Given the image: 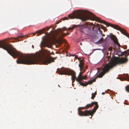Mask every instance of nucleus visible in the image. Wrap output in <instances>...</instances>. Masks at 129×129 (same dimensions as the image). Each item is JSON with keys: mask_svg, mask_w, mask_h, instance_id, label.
<instances>
[{"mask_svg": "<svg viewBox=\"0 0 129 129\" xmlns=\"http://www.w3.org/2000/svg\"><path fill=\"white\" fill-rule=\"evenodd\" d=\"M32 48H34V46L33 45H32Z\"/></svg>", "mask_w": 129, "mask_h": 129, "instance_id": "30", "label": "nucleus"}, {"mask_svg": "<svg viewBox=\"0 0 129 129\" xmlns=\"http://www.w3.org/2000/svg\"><path fill=\"white\" fill-rule=\"evenodd\" d=\"M84 59H82L79 60V66L80 68V70L81 71H83V72H80L78 77L77 78L76 76V73L75 72L72 70L67 69H64L63 70H59V69H57V71L59 73L61 74L66 75H72L71 78L72 81H74L76 78L78 79H81L82 74L83 72L85 71L86 69L87 68V67H86L84 65Z\"/></svg>", "mask_w": 129, "mask_h": 129, "instance_id": "3", "label": "nucleus"}, {"mask_svg": "<svg viewBox=\"0 0 129 129\" xmlns=\"http://www.w3.org/2000/svg\"><path fill=\"white\" fill-rule=\"evenodd\" d=\"M122 53H123V54L126 55L127 54V52L126 50H125L124 52H123Z\"/></svg>", "mask_w": 129, "mask_h": 129, "instance_id": "19", "label": "nucleus"}, {"mask_svg": "<svg viewBox=\"0 0 129 129\" xmlns=\"http://www.w3.org/2000/svg\"><path fill=\"white\" fill-rule=\"evenodd\" d=\"M99 33L101 35H103L102 32L101 30L100 29V28H99Z\"/></svg>", "mask_w": 129, "mask_h": 129, "instance_id": "17", "label": "nucleus"}, {"mask_svg": "<svg viewBox=\"0 0 129 129\" xmlns=\"http://www.w3.org/2000/svg\"><path fill=\"white\" fill-rule=\"evenodd\" d=\"M125 78L126 80L129 81V76L128 74L127 75Z\"/></svg>", "mask_w": 129, "mask_h": 129, "instance_id": "15", "label": "nucleus"}, {"mask_svg": "<svg viewBox=\"0 0 129 129\" xmlns=\"http://www.w3.org/2000/svg\"><path fill=\"white\" fill-rule=\"evenodd\" d=\"M128 59L126 57L119 58H117L115 57L112 58L110 62L105 65L103 68V71L97 76L98 78H101L105 74L108 72L109 70L112 68L114 66L117 64H121L125 63L128 61Z\"/></svg>", "mask_w": 129, "mask_h": 129, "instance_id": "2", "label": "nucleus"}, {"mask_svg": "<svg viewBox=\"0 0 129 129\" xmlns=\"http://www.w3.org/2000/svg\"><path fill=\"white\" fill-rule=\"evenodd\" d=\"M95 105V106L92 111L86 110L82 112L81 111V110L83 109L82 108L80 107L78 108V111L79 115L80 116H86L90 115L91 116V118L96 110L99 107L98 102H93V105Z\"/></svg>", "mask_w": 129, "mask_h": 129, "instance_id": "4", "label": "nucleus"}, {"mask_svg": "<svg viewBox=\"0 0 129 129\" xmlns=\"http://www.w3.org/2000/svg\"><path fill=\"white\" fill-rule=\"evenodd\" d=\"M125 89L126 91L129 92V87L126 86L125 87Z\"/></svg>", "mask_w": 129, "mask_h": 129, "instance_id": "13", "label": "nucleus"}, {"mask_svg": "<svg viewBox=\"0 0 129 129\" xmlns=\"http://www.w3.org/2000/svg\"><path fill=\"white\" fill-rule=\"evenodd\" d=\"M126 57H127L129 55H128V54H126V55H124Z\"/></svg>", "mask_w": 129, "mask_h": 129, "instance_id": "21", "label": "nucleus"}, {"mask_svg": "<svg viewBox=\"0 0 129 129\" xmlns=\"http://www.w3.org/2000/svg\"><path fill=\"white\" fill-rule=\"evenodd\" d=\"M110 34L111 35L110 38L113 41V42L117 44L118 47H119L120 45L118 43V40L116 38V37L112 35V34Z\"/></svg>", "mask_w": 129, "mask_h": 129, "instance_id": "7", "label": "nucleus"}, {"mask_svg": "<svg viewBox=\"0 0 129 129\" xmlns=\"http://www.w3.org/2000/svg\"><path fill=\"white\" fill-rule=\"evenodd\" d=\"M92 96L91 97V99H93L95 96V95H94L93 93H92Z\"/></svg>", "mask_w": 129, "mask_h": 129, "instance_id": "16", "label": "nucleus"}, {"mask_svg": "<svg viewBox=\"0 0 129 129\" xmlns=\"http://www.w3.org/2000/svg\"><path fill=\"white\" fill-rule=\"evenodd\" d=\"M127 51H128V52H129L128 53V55H129V49H128V50H127Z\"/></svg>", "mask_w": 129, "mask_h": 129, "instance_id": "26", "label": "nucleus"}, {"mask_svg": "<svg viewBox=\"0 0 129 129\" xmlns=\"http://www.w3.org/2000/svg\"><path fill=\"white\" fill-rule=\"evenodd\" d=\"M50 28H49L48 27H46V28H44L40 30H38L37 31V33H40L41 34H42L43 33L44 31L46 29L47 30H48Z\"/></svg>", "mask_w": 129, "mask_h": 129, "instance_id": "9", "label": "nucleus"}, {"mask_svg": "<svg viewBox=\"0 0 129 129\" xmlns=\"http://www.w3.org/2000/svg\"><path fill=\"white\" fill-rule=\"evenodd\" d=\"M86 26L85 25H81L80 26V31L81 32L84 33V30L86 28Z\"/></svg>", "mask_w": 129, "mask_h": 129, "instance_id": "10", "label": "nucleus"}, {"mask_svg": "<svg viewBox=\"0 0 129 129\" xmlns=\"http://www.w3.org/2000/svg\"><path fill=\"white\" fill-rule=\"evenodd\" d=\"M102 35V37H103V36H105V35L104 34H103V35Z\"/></svg>", "mask_w": 129, "mask_h": 129, "instance_id": "27", "label": "nucleus"}, {"mask_svg": "<svg viewBox=\"0 0 129 129\" xmlns=\"http://www.w3.org/2000/svg\"><path fill=\"white\" fill-rule=\"evenodd\" d=\"M20 34V35H22V34H21H21Z\"/></svg>", "mask_w": 129, "mask_h": 129, "instance_id": "36", "label": "nucleus"}, {"mask_svg": "<svg viewBox=\"0 0 129 129\" xmlns=\"http://www.w3.org/2000/svg\"><path fill=\"white\" fill-rule=\"evenodd\" d=\"M80 45H82V43H80Z\"/></svg>", "mask_w": 129, "mask_h": 129, "instance_id": "32", "label": "nucleus"}, {"mask_svg": "<svg viewBox=\"0 0 129 129\" xmlns=\"http://www.w3.org/2000/svg\"><path fill=\"white\" fill-rule=\"evenodd\" d=\"M14 42V41H13V42Z\"/></svg>", "mask_w": 129, "mask_h": 129, "instance_id": "38", "label": "nucleus"}, {"mask_svg": "<svg viewBox=\"0 0 129 129\" xmlns=\"http://www.w3.org/2000/svg\"><path fill=\"white\" fill-rule=\"evenodd\" d=\"M58 34L59 37H63L66 35H67L68 34V33H61L60 34H59L58 33Z\"/></svg>", "mask_w": 129, "mask_h": 129, "instance_id": "12", "label": "nucleus"}, {"mask_svg": "<svg viewBox=\"0 0 129 129\" xmlns=\"http://www.w3.org/2000/svg\"><path fill=\"white\" fill-rule=\"evenodd\" d=\"M93 106V102H92L90 104H88L85 107V109H87L89 108H91Z\"/></svg>", "mask_w": 129, "mask_h": 129, "instance_id": "11", "label": "nucleus"}, {"mask_svg": "<svg viewBox=\"0 0 129 129\" xmlns=\"http://www.w3.org/2000/svg\"><path fill=\"white\" fill-rule=\"evenodd\" d=\"M52 54H54V53H53V52H52Z\"/></svg>", "mask_w": 129, "mask_h": 129, "instance_id": "35", "label": "nucleus"}, {"mask_svg": "<svg viewBox=\"0 0 129 129\" xmlns=\"http://www.w3.org/2000/svg\"><path fill=\"white\" fill-rule=\"evenodd\" d=\"M24 36H22L21 35L18 36V37L19 38H22Z\"/></svg>", "mask_w": 129, "mask_h": 129, "instance_id": "18", "label": "nucleus"}, {"mask_svg": "<svg viewBox=\"0 0 129 129\" xmlns=\"http://www.w3.org/2000/svg\"><path fill=\"white\" fill-rule=\"evenodd\" d=\"M66 29V28L65 27L63 28V30L62 31H64Z\"/></svg>", "mask_w": 129, "mask_h": 129, "instance_id": "20", "label": "nucleus"}, {"mask_svg": "<svg viewBox=\"0 0 129 129\" xmlns=\"http://www.w3.org/2000/svg\"><path fill=\"white\" fill-rule=\"evenodd\" d=\"M64 18L65 20H67L68 19V18L66 17H64Z\"/></svg>", "mask_w": 129, "mask_h": 129, "instance_id": "22", "label": "nucleus"}, {"mask_svg": "<svg viewBox=\"0 0 129 129\" xmlns=\"http://www.w3.org/2000/svg\"><path fill=\"white\" fill-rule=\"evenodd\" d=\"M57 58V57L54 58L51 57L49 58H46L43 59V62L44 64H46V63L50 64L52 62H54V60L56 59Z\"/></svg>", "mask_w": 129, "mask_h": 129, "instance_id": "6", "label": "nucleus"}, {"mask_svg": "<svg viewBox=\"0 0 129 129\" xmlns=\"http://www.w3.org/2000/svg\"><path fill=\"white\" fill-rule=\"evenodd\" d=\"M76 27V26H72V27H69L68 28V29L69 30H70L72 29H73L74 28H75V27Z\"/></svg>", "mask_w": 129, "mask_h": 129, "instance_id": "14", "label": "nucleus"}, {"mask_svg": "<svg viewBox=\"0 0 129 129\" xmlns=\"http://www.w3.org/2000/svg\"><path fill=\"white\" fill-rule=\"evenodd\" d=\"M67 49H68V47H67Z\"/></svg>", "mask_w": 129, "mask_h": 129, "instance_id": "34", "label": "nucleus"}, {"mask_svg": "<svg viewBox=\"0 0 129 129\" xmlns=\"http://www.w3.org/2000/svg\"><path fill=\"white\" fill-rule=\"evenodd\" d=\"M68 16L69 18L71 19L75 18L79 19L84 21L89 19L94 20L105 24L107 26H110L114 29L120 30L122 33L127 37L129 36V34L123 29L117 25L109 23L104 20H101L100 18L87 11H85L82 12L79 10L75 11L72 14L69 15Z\"/></svg>", "mask_w": 129, "mask_h": 129, "instance_id": "1", "label": "nucleus"}, {"mask_svg": "<svg viewBox=\"0 0 129 129\" xmlns=\"http://www.w3.org/2000/svg\"><path fill=\"white\" fill-rule=\"evenodd\" d=\"M122 52H121L122 55H124V54H123V53H122Z\"/></svg>", "mask_w": 129, "mask_h": 129, "instance_id": "28", "label": "nucleus"}, {"mask_svg": "<svg viewBox=\"0 0 129 129\" xmlns=\"http://www.w3.org/2000/svg\"><path fill=\"white\" fill-rule=\"evenodd\" d=\"M42 44H43L45 46L48 47V46H49L50 44V40H46L44 42H43L42 41L41 42V45Z\"/></svg>", "mask_w": 129, "mask_h": 129, "instance_id": "8", "label": "nucleus"}, {"mask_svg": "<svg viewBox=\"0 0 129 129\" xmlns=\"http://www.w3.org/2000/svg\"><path fill=\"white\" fill-rule=\"evenodd\" d=\"M59 23V22L58 21H57V22L56 24H58V23Z\"/></svg>", "mask_w": 129, "mask_h": 129, "instance_id": "25", "label": "nucleus"}, {"mask_svg": "<svg viewBox=\"0 0 129 129\" xmlns=\"http://www.w3.org/2000/svg\"><path fill=\"white\" fill-rule=\"evenodd\" d=\"M36 33H37V31L36 32V33H33V34L34 35V36H35V35L36 34ZM38 34H40V33H38Z\"/></svg>", "mask_w": 129, "mask_h": 129, "instance_id": "23", "label": "nucleus"}, {"mask_svg": "<svg viewBox=\"0 0 129 129\" xmlns=\"http://www.w3.org/2000/svg\"><path fill=\"white\" fill-rule=\"evenodd\" d=\"M105 92H103L102 93V94H105Z\"/></svg>", "mask_w": 129, "mask_h": 129, "instance_id": "29", "label": "nucleus"}, {"mask_svg": "<svg viewBox=\"0 0 129 129\" xmlns=\"http://www.w3.org/2000/svg\"><path fill=\"white\" fill-rule=\"evenodd\" d=\"M95 95L96 94V92H95Z\"/></svg>", "mask_w": 129, "mask_h": 129, "instance_id": "33", "label": "nucleus"}, {"mask_svg": "<svg viewBox=\"0 0 129 129\" xmlns=\"http://www.w3.org/2000/svg\"><path fill=\"white\" fill-rule=\"evenodd\" d=\"M112 48H111V47H110L109 48V50H112Z\"/></svg>", "mask_w": 129, "mask_h": 129, "instance_id": "24", "label": "nucleus"}, {"mask_svg": "<svg viewBox=\"0 0 129 129\" xmlns=\"http://www.w3.org/2000/svg\"><path fill=\"white\" fill-rule=\"evenodd\" d=\"M38 34L37 35V36H38Z\"/></svg>", "mask_w": 129, "mask_h": 129, "instance_id": "39", "label": "nucleus"}, {"mask_svg": "<svg viewBox=\"0 0 129 129\" xmlns=\"http://www.w3.org/2000/svg\"><path fill=\"white\" fill-rule=\"evenodd\" d=\"M103 38H102L101 39V40H103Z\"/></svg>", "mask_w": 129, "mask_h": 129, "instance_id": "31", "label": "nucleus"}, {"mask_svg": "<svg viewBox=\"0 0 129 129\" xmlns=\"http://www.w3.org/2000/svg\"><path fill=\"white\" fill-rule=\"evenodd\" d=\"M87 78L86 75H85V76H81V77L80 79H76V80L78 83L82 86H86L88 84H92V83L95 82L96 80V78H95L93 79L90 81H88L87 82H85V83H83L81 82V81L83 79H85Z\"/></svg>", "mask_w": 129, "mask_h": 129, "instance_id": "5", "label": "nucleus"}, {"mask_svg": "<svg viewBox=\"0 0 129 129\" xmlns=\"http://www.w3.org/2000/svg\"><path fill=\"white\" fill-rule=\"evenodd\" d=\"M58 86H59V87H60V86H59V85H58Z\"/></svg>", "mask_w": 129, "mask_h": 129, "instance_id": "37", "label": "nucleus"}]
</instances>
